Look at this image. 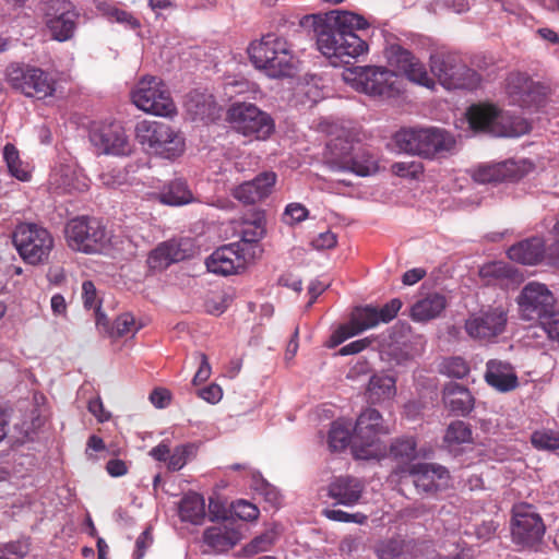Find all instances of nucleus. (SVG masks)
Segmentation results:
<instances>
[{"label": "nucleus", "mask_w": 559, "mask_h": 559, "mask_svg": "<svg viewBox=\"0 0 559 559\" xmlns=\"http://www.w3.org/2000/svg\"><path fill=\"white\" fill-rule=\"evenodd\" d=\"M362 490L364 484L359 479L341 476L329 485V497L338 504L353 507L359 501Z\"/></svg>", "instance_id": "obj_30"}, {"label": "nucleus", "mask_w": 559, "mask_h": 559, "mask_svg": "<svg viewBox=\"0 0 559 559\" xmlns=\"http://www.w3.org/2000/svg\"><path fill=\"white\" fill-rule=\"evenodd\" d=\"M508 308L488 306L472 313L465 321V331L474 340L489 342L506 331Z\"/></svg>", "instance_id": "obj_14"}, {"label": "nucleus", "mask_w": 559, "mask_h": 559, "mask_svg": "<svg viewBox=\"0 0 559 559\" xmlns=\"http://www.w3.org/2000/svg\"><path fill=\"white\" fill-rule=\"evenodd\" d=\"M440 370L449 377L461 379L468 373L469 368L463 358L450 357L441 362Z\"/></svg>", "instance_id": "obj_52"}, {"label": "nucleus", "mask_w": 559, "mask_h": 559, "mask_svg": "<svg viewBox=\"0 0 559 559\" xmlns=\"http://www.w3.org/2000/svg\"><path fill=\"white\" fill-rule=\"evenodd\" d=\"M78 13L68 0H50L45 5V23L53 39H70L76 27Z\"/></svg>", "instance_id": "obj_20"}, {"label": "nucleus", "mask_w": 559, "mask_h": 559, "mask_svg": "<svg viewBox=\"0 0 559 559\" xmlns=\"http://www.w3.org/2000/svg\"><path fill=\"white\" fill-rule=\"evenodd\" d=\"M512 540L522 548H533L543 538L545 526L532 506L521 504L513 509Z\"/></svg>", "instance_id": "obj_19"}, {"label": "nucleus", "mask_w": 559, "mask_h": 559, "mask_svg": "<svg viewBox=\"0 0 559 559\" xmlns=\"http://www.w3.org/2000/svg\"><path fill=\"white\" fill-rule=\"evenodd\" d=\"M443 402L447 408L457 415H466L474 405L471 392L464 386L452 383L443 392Z\"/></svg>", "instance_id": "obj_35"}, {"label": "nucleus", "mask_w": 559, "mask_h": 559, "mask_svg": "<svg viewBox=\"0 0 559 559\" xmlns=\"http://www.w3.org/2000/svg\"><path fill=\"white\" fill-rule=\"evenodd\" d=\"M235 516L243 521H254L259 516V509L253 503L246 500H238L231 504Z\"/></svg>", "instance_id": "obj_53"}, {"label": "nucleus", "mask_w": 559, "mask_h": 559, "mask_svg": "<svg viewBox=\"0 0 559 559\" xmlns=\"http://www.w3.org/2000/svg\"><path fill=\"white\" fill-rule=\"evenodd\" d=\"M318 49L326 58H335L340 62L348 63L367 50V44L355 33L319 32L317 38Z\"/></svg>", "instance_id": "obj_15"}, {"label": "nucleus", "mask_w": 559, "mask_h": 559, "mask_svg": "<svg viewBox=\"0 0 559 559\" xmlns=\"http://www.w3.org/2000/svg\"><path fill=\"white\" fill-rule=\"evenodd\" d=\"M254 259V248L234 242L216 249L206 259V267L211 273L227 276L241 272Z\"/></svg>", "instance_id": "obj_17"}, {"label": "nucleus", "mask_w": 559, "mask_h": 559, "mask_svg": "<svg viewBox=\"0 0 559 559\" xmlns=\"http://www.w3.org/2000/svg\"><path fill=\"white\" fill-rule=\"evenodd\" d=\"M504 91L509 104L521 108L538 106L544 97L542 86L521 72H512L508 75Z\"/></svg>", "instance_id": "obj_22"}, {"label": "nucleus", "mask_w": 559, "mask_h": 559, "mask_svg": "<svg viewBox=\"0 0 559 559\" xmlns=\"http://www.w3.org/2000/svg\"><path fill=\"white\" fill-rule=\"evenodd\" d=\"M90 141L97 154L126 157L134 151L130 136L118 121L94 124L90 131Z\"/></svg>", "instance_id": "obj_12"}, {"label": "nucleus", "mask_w": 559, "mask_h": 559, "mask_svg": "<svg viewBox=\"0 0 559 559\" xmlns=\"http://www.w3.org/2000/svg\"><path fill=\"white\" fill-rule=\"evenodd\" d=\"M49 187L57 193H81L87 190L88 183L74 164H59L50 174Z\"/></svg>", "instance_id": "obj_26"}, {"label": "nucleus", "mask_w": 559, "mask_h": 559, "mask_svg": "<svg viewBox=\"0 0 559 559\" xmlns=\"http://www.w3.org/2000/svg\"><path fill=\"white\" fill-rule=\"evenodd\" d=\"M396 143L406 153L435 158L452 153L456 146V139L444 129L429 127L402 130L396 134Z\"/></svg>", "instance_id": "obj_4"}, {"label": "nucleus", "mask_w": 559, "mask_h": 559, "mask_svg": "<svg viewBox=\"0 0 559 559\" xmlns=\"http://www.w3.org/2000/svg\"><path fill=\"white\" fill-rule=\"evenodd\" d=\"M13 243L21 258L33 265L48 261L55 241L51 234L35 223H21L13 234Z\"/></svg>", "instance_id": "obj_9"}, {"label": "nucleus", "mask_w": 559, "mask_h": 559, "mask_svg": "<svg viewBox=\"0 0 559 559\" xmlns=\"http://www.w3.org/2000/svg\"><path fill=\"white\" fill-rule=\"evenodd\" d=\"M346 84L370 96L394 97L401 91L395 72L383 67H354L343 72Z\"/></svg>", "instance_id": "obj_6"}, {"label": "nucleus", "mask_w": 559, "mask_h": 559, "mask_svg": "<svg viewBox=\"0 0 559 559\" xmlns=\"http://www.w3.org/2000/svg\"><path fill=\"white\" fill-rule=\"evenodd\" d=\"M352 437L350 424L342 419L335 420L329 432V445L333 451L344 450L352 444Z\"/></svg>", "instance_id": "obj_44"}, {"label": "nucleus", "mask_w": 559, "mask_h": 559, "mask_svg": "<svg viewBox=\"0 0 559 559\" xmlns=\"http://www.w3.org/2000/svg\"><path fill=\"white\" fill-rule=\"evenodd\" d=\"M277 535L278 531L276 526L265 531L243 547V554L246 556H252L261 551H266L275 542Z\"/></svg>", "instance_id": "obj_48"}, {"label": "nucleus", "mask_w": 559, "mask_h": 559, "mask_svg": "<svg viewBox=\"0 0 559 559\" xmlns=\"http://www.w3.org/2000/svg\"><path fill=\"white\" fill-rule=\"evenodd\" d=\"M228 120L237 132L258 140L266 139L274 130L272 118L249 103L234 104L228 110Z\"/></svg>", "instance_id": "obj_13"}, {"label": "nucleus", "mask_w": 559, "mask_h": 559, "mask_svg": "<svg viewBox=\"0 0 559 559\" xmlns=\"http://www.w3.org/2000/svg\"><path fill=\"white\" fill-rule=\"evenodd\" d=\"M447 307V299L440 294H430L416 301L411 309V317L416 322H426L438 318Z\"/></svg>", "instance_id": "obj_33"}, {"label": "nucleus", "mask_w": 559, "mask_h": 559, "mask_svg": "<svg viewBox=\"0 0 559 559\" xmlns=\"http://www.w3.org/2000/svg\"><path fill=\"white\" fill-rule=\"evenodd\" d=\"M444 441L450 447L469 443L472 442V431L464 421L456 420L448 427Z\"/></svg>", "instance_id": "obj_47"}, {"label": "nucleus", "mask_w": 559, "mask_h": 559, "mask_svg": "<svg viewBox=\"0 0 559 559\" xmlns=\"http://www.w3.org/2000/svg\"><path fill=\"white\" fill-rule=\"evenodd\" d=\"M469 126L474 130H484L496 136L516 138L527 133L530 123L509 111L499 110L490 104L473 105L467 110Z\"/></svg>", "instance_id": "obj_5"}, {"label": "nucleus", "mask_w": 559, "mask_h": 559, "mask_svg": "<svg viewBox=\"0 0 559 559\" xmlns=\"http://www.w3.org/2000/svg\"><path fill=\"white\" fill-rule=\"evenodd\" d=\"M105 14L110 21L117 22L130 29H138L141 26L139 19H136L131 12L117 7H108Z\"/></svg>", "instance_id": "obj_51"}, {"label": "nucleus", "mask_w": 559, "mask_h": 559, "mask_svg": "<svg viewBox=\"0 0 559 559\" xmlns=\"http://www.w3.org/2000/svg\"><path fill=\"white\" fill-rule=\"evenodd\" d=\"M385 56L389 64L395 67L401 72H404L407 68H409L415 58L414 55H412L408 50L404 49L400 45H391L386 49Z\"/></svg>", "instance_id": "obj_46"}, {"label": "nucleus", "mask_w": 559, "mask_h": 559, "mask_svg": "<svg viewBox=\"0 0 559 559\" xmlns=\"http://www.w3.org/2000/svg\"><path fill=\"white\" fill-rule=\"evenodd\" d=\"M136 141L148 152L165 158H175L185 151V140L181 134L170 126L142 120L135 126Z\"/></svg>", "instance_id": "obj_7"}, {"label": "nucleus", "mask_w": 559, "mask_h": 559, "mask_svg": "<svg viewBox=\"0 0 559 559\" xmlns=\"http://www.w3.org/2000/svg\"><path fill=\"white\" fill-rule=\"evenodd\" d=\"M391 432L379 411L366 408L358 416L353 429L352 450L357 460L380 461L385 457L388 448L381 440Z\"/></svg>", "instance_id": "obj_2"}, {"label": "nucleus", "mask_w": 559, "mask_h": 559, "mask_svg": "<svg viewBox=\"0 0 559 559\" xmlns=\"http://www.w3.org/2000/svg\"><path fill=\"white\" fill-rule=\"evenodd\" d=\"M486 367V382L497 391L508 392L518 386V377L510 364L492 359Z\"/></svg>", "instance_id": "obj_32"}, {"label": "nucleus", "mask_w": 559, "mask_h": 559, "mask_svg": "<svg viewBox=\"0 0 559 559\" xmlns=\"http://www.w3.org/2000/svg\"><path fill=\"white\" fill-rule=\"evenodd\" d=\"M408 80L426 87L433 86V80L429 76L425 66L415 57L412 66L403 72Z\"/></svg>", "instance_id": "obj_50"}, {"label": "nucleus", "mask_w": 559, "mask_h": 559, "mask_svg": "<svg viewBox=\"0 0 559 559\" xmlns=\"http://www.w3.org/2000/svg\"><path fill=\"white\" fill-rule=\"evenodd\" d=\"M195 247L190 238L173 239L159 243L147 257V265L152 270H164L173 263L192 257Z\"/></svg>", "instance_id": "obj_23"}, {"label": "nucleus", "mask_w": 559, "mask_h": 559, "mask_svg": "<svg viewBox=\"0 0 559 559\" xmlns=\"http://www.w3.org/2000/svg\"><path fill=\"white\" fill-rule=\"evenodd\" d=\"M199 396L207 403L216 404L223 397V389L216 383H211L199 391Z\"/></svg>", "instance_id": "obj_64"}, {"label": "nucleus", "mask_w": 559, "mask_h": 559, "mask_svg": "<svg viewBox=\"0 0 559 559\" xmlns=\"http://www.w3.org/2000/svg\"><path fill=\"white\" fill-rule=\"evenodd\" d=\"M82 300L86 309L96 310L99 307V299L95 285L91 281H85L82 284Z\"/></svg>", "instance_id": "obj_57"}, {"label": "nucleus", "mask_w": 559, "mask_h": 559, "mask_svg": "<svg viewBox=\"0 0 559 559\" xmlns=\"http://www.w3.org/2000/svg\"><path fill=\"white\" fill-rule=\"evenodd\" d=\"M64 235L72 250L87 254L102 253L109 246V235L103 223L88 215L69 221Z\"/></svg>", "instance_id": "obj_8"}, {"label": "nucleus", "mask_w": 559, "mask_h": 559, "mask_svg": "<svg viewBox=\"0 0 559 559\" xmlns=\"http://www.w3.org/2000/svg\"><path fill=\"white\" fill-rule=\"evenodd\" d=\"M248 53L253 66L270 78L290 76L297 67L290 44L275 34H266L260 40L252 41Z\"/></svg>", "instance_id": "obj_1"}, {"label": "nucleus", "mask_w": 559, "mask_h": 559, "mask_svg": "<svg viewBox=\"0 0 559 559\" xmlns=\"http://www.w3.org/2000/svg\"><path fill=\"white\" fill-rule=\"evenodd\" d=\"M407 475L414 478L417 490L427 493L447 488L450 478L447 468L427 463H417Z\"/></svg>", "instance_id": "obj_25"}, {"label": "nucleus", "mask_w": 559, "mask_h": 559, "mask_svg": "<svg viewBox=\"0 0 559 559\" xmlns=\"http://www.w3.org/2000/svg\"><path fill=\"white\" fill-rule=\"evenodd\" d=\"M516 302L524 320L542 323L555 310L556 299L545 284L531 282L522 288Z\"/></svg>", "instance_id": "obj_16"}, {"label": "nucleus", "mask_w": 559, "mask_h": 559, "mask_svg": "<svg viewBox=\"0 0 559 559\" xmlns=\"http://www.w3.org/2000/svg\"><path fill=\"white\" fill-rule=\"evenodd\" d=\"M392 171L399 177L417 178L423 174L424 168L417 162H399L392 165Z\"/></svg>", "instance_id": "obj_54"}, {"label": "nucleus", "mask_w": 559, "mask_h": 559, "mask_svg": "<svg viewBox=\"0 0 559 559\" xmlns=\"http://www.w3.org/2000/svg\"><path fill=\"white\" fill-rule=\"evenodd\" d=\"M154 197L166 206H182L193 201L191 191L182 180L173 181L162 193Z\"/></svg>", "instance_id": "obj_40"}, {"label": "nucleus", "mask_w": 559, "mask_h": 559, "mask_svg": "<svg viewBox=\"0 0 559 559\" xmlns=\"http://www.w3.org/2000/svg\"><path fill=\"white\" fill-rule=\"evenodd\" d=\"M324 158L333 171H350L364 177L378 170V164L373 156L355 152L354 135L344 129L334 134L326 143Z\"/></svg>", "instance_id": "obj_3"}, {"label": "nucleus", "mask_w": 559, "mask_h": 559, "mask_svg": "<svg viewBox=\"0 0 559 559\" xmlns=\"http://www.w3.org/2000/svg\"><path fill=\"white\" fill-rule=\"evenodd\" d=\"M179 515L182 521L200 524L205 518V501L195 492L186 495L179 506Z\"/></svg>", "instance_id": "obj_39"}, {"label": "nucleus", "mask_w": 559, "mask_h": 559, "mask_svg": "<svg viewBox=\"0 0 559 559\" xmlns=\"http://www.w3.org/2000/svg\"><path fill=\"white\" fill-rule=\"evenodd\" d=\"M242 526L225 521L207 527L203 533L204 544L216 554H224L233 549L242 538Z\"/></svg>", "instance_id": "obj_24"}, {"label": "nucleus", "mask_w": 559, "mask_h": 559, "mask_svg": "<svg viewBox=\"0 0 559 559\" xmlns=\"http://www.w3.org/2000/svg\"><path fill=\"white\" fill-rule=\"evenodd\" d=\"M395 379L392 376L373 374L368 384L367 395L371 403H380L391 400L396 394Z\"/></svg>", "instance_id": "obj_36"}, {"label": "nucleus", "mask_w": 559, "mask_h": 559, "mask_svg": "<svg viewBox=\"0 0 559 559\" xmlns=\"http://www.w3.org/2000/svg\"><path fill=\"white\" fill-rule=\"evenodd\" d=\"M136 330L133 316L131 313H123L116 319L110 335L123 336Z\"/></svg>", "instance_id": "obj_56"}, {"label": "nucleus", "mask_w": 559, "mask_h": 559, "mask_svg": "<svg viewBox=\"0 0 559 559\" xmlns=\"http://www.w3.org/2000/svg\"><path fill=\"white\" fill-rule=\"evenodd\" d=\"M3 157L7 163L9 173L21 181L31 179V167L27 163L20 158L16 147L8 143L3 148Z\"/></svg>", "instance_id": "obj_42"}, {"label": "nucleus", "mask_w": 559, "mask_h": 559, "mask_svg": "<svg viewBox=\"0 0 559 559\" xmlns=\"http://www.w3.org/2000/svg\"><path fill=\"white\" fill-rule=\"evenodd\" d=\"M349 323L357 334L374 328L380 323L378 310L372 307L356 308L352 313Z\"/></svg>", "instance_id": "obj_43"}, {"label": "nucleus", "mask_w": 559, "mask_h": 559, "mask_svg": "<svg viewBox=\"0 0 559 559\" xmlns=\"http://www.w3.org/2000/svg\"><path fill=\"white\" fill-rule=\"evenodd\" d=\"M544 254V242L540 238L534 237L521 241L508 250V257L522 264H536Z\"/></svg>", "instance_id": "obj_34"}, {"label": "nucleus", "mask_w": 559, "mask_h": 559, "mask_svg": "<svg viewBox=\"0 0 559 559\" xmlns=\"http://www.w3.org/2000/svg\"><path fill=\"white\" fill-rule=\"evenodd\" d=\"M9 81L15 90L27 97L43 99L56 91V81L47 72L35 67H12Z\"/></svg>", "instance_id": "obj_18"}, {"label": "nucleus", "mask_w": 559, "mask_h": 559, "mask_svg": "<svg viewBox=\"0 0 559 559\" xmlns=\"http://www.w3.org/2000/svg\"><path fill=\"white\" fill-rule=\"evenodd\" d=\"M324 514L328 519L337 522L364 524L367 521V516L362 513H348L342 510L326 509Z\"/></svg>", "instance_id": "obj_55"}, {"label": "nucleus", "mask_w": 559, "mask_h": 559, "mask_svg": "<svg viewBox=\"0 0 559 559\" xmlns=\"http://www.w3.org/2000/svg\"><path fill=\"white\" fill-rule=\"evenodd\" d=\"M390 454L396 463L394 473L403 478L417 464L415 463L418 457L416 441L413 438L396 439L391 444Z\"/></svg>", "instance_id": "obj_31"}, {"label": "nucleus", "mask_w": 559, "mask_h": 559, "mask_svg": "<svg viewBox=\"0 0 559 559\" xmlns=\"http://www.w3.org/2000/svg\"><path fill=\"white\" fill-rule=\"evenodd\" d=\"M430 69L440 84L448 90L474 88L480 82V75L454 52L431 56Z\"/></svg>", "instance_id": "obj_10"}, {"label": "nucleus", "mask_w": 559, "mask_h": 559, "mask_svg": "<svg viewBox=\"0 0 559 559\" xmlns=\"http://www.w3.org/2000/svg\"><path fill=\"white\" fill-rule=\"evenodd\" d=\"M235 233L240 237L238 243L243 247L254 248V257L259 251L255 245L265 233V221L262 212H246V215L238 222Z\"/></svg>", "instance_id": "obj_29"}, {"label": "nucleus", "mask_w": 559, "mask_h": 559, "mask_svg": "<svg viewBox=\"0 0 559 559\" xmlns=\"http://www.w3.org/2000/svg\"><path fill=\"white\" fill-rule=\"evenodd\" d=\"M532 443L539 450L559 449V431L551 429H542L535 431L531 437Z\"/></svg>", "instance_id": "obj_49"}, {"label": "nucleus", "mask_w": 559, "mask_h": 559, "mask_svg": "<svg viewBox=\"0 0 559 559\" xmlns=\"http://www.w3.org/2000/svg\"><path fill=\"white\" fill-rule=\"evenodd\" d=\"M26 551V545L21 542L1 545L0 559H22Z\"/></svg>", "instance_id": "obj_58"}, {"label": "nucleus", "mask_w": 559, "mask_h": 559, "mask_svg": "<svg viewBox=\"0 0 559 559\" xmlns=\"http://www.w3.org/2000/svg\"><path fill=\"white\" fill-rule=\"evenodd\" d=\"M186 107L192 115L193 119H213L217 112L213 96L198 92L189 94L186 100Z\"/></svg>", "instance_id": "obj_38"}, {"label": "nucleus", "mask_w": 559, "mask_h": 559, "mask_svg": "<svg viewBox=\"0 0 559 559\" xmlns=\"http://www.w3.org/2000/svg\"><path fill=\"white\" fill-rule=\"evenodd\" d=\"M337 243L336 235L331 231L319 234L312 241L311 247L314 250L323 251L334 248Z\"/></svg>", "instance_id": "obj_60"}, {"label": "nucleus", "mask_w": 559, "mask_h": 559, "mask_svg": "<svg viewBox=\"0 0 559 559\" xmlns=\"http://www.w3.org/2000/svg\"><path fill=\"white\" fill-rule=\"evenodd\" d=\"M198 445L193 442L176 445L173 450L166 442H162L150 451V455L159 462H165L169 471L183 468L188 462L195 457Z\"/></svg>", "instance_id": "obj_27"}, {"label": "nucleus", "mask_w": 559, "mask_h": 559, "mask_svg": "<svg viewBox=\"0 0 559 559\" xmlns=\"http://www.w3.org/2000/svg\"><path fill=\"white\" fill-rule=\"evenodd\" d=\"M133 104L141 110L162 117L176 115V105L165 84L155 76H145L131 93Z\"/></svg>", "instance_id": "obj_11"}, {"label": "nucleus", "mask_w": 559, "mask_h": 559, "mask_svg": "<svg viewBox=\"0 0 559 559\" xmlns=\"http://www.w3.org/2000/svg\"><path fill=\"white\" fill-rule=\"evenodd\" d=\"M197 356L200 359V366L193 378V384L195 385L205 382L212 374V367L206 355L198 353Z\"/></svg>", "instance_id": "obj_62"}, {"label": "nucleus", "mask_w": 559, "mask_h": 559, "mask_svg": "<svg viewBox=\"0 0 559 559\" xmlns=\"http://www.w3.org/2000/svg\"><path fill=\"white\" fill-rule=\"evenodd\" d=\"M540 324L548 337L559 343V313L554 310Z\"/></svg>", "instance_id": "obj_61"}, {"label": "nucleus", "mask_w": 559, "mask_h": 559, "mask_svg": "<svg viewBox=\"0 0 559 559\" xmlns=\"http://www.w3.org/2000/svg\"><path fill=\"white\" fill-rule=\"evenodd\" d=\"M103 186L108 188H116L126 181V175L120 170H108L99 176Z\"/></svg>", "instance_id": "obj_63"}, {"label": "nucleus", "mask_w": 559, "mask_h": 559, "mask_svg": "<svg viewBox=\"0 0 559 559\" xmlns=\"http://www.w3.org/2000/svg\"><path fill=\"white\" fill-rule=\"evenodd\" d=\"M533 169L526 159H508L496 164L479 165L472 171V178L479 183L520 180Z\"/></svg>", "instance_id": "obj_21"}, {"label": "nucleus", "mask_w": 559, "mask_h": 559, "mask_svg": "<svg viewBox=\"0 0 559 559\" xmlns=\"http://www.w3.org/2000/svg\"><path fill=\"white\" fill-rule=\"evenodd\" d=\"M479 276L486 285H491L503 283L507 280H513L515 277V271L504 262H490L480 267Z\"/></svg>", "instance_id": "obj_41"}, {"label": "nucleus", "mask_w": 559, "mask_h": 559, "mask_svg": "<svg viewBox=\"0 0 559 559\" xmlns=\"http://www.w3.org/2000/svg\"><path fill=\"white\" fill-rule=\"evenodd\" d=\"M276 181V174L265 171L253 180L247 181L234 189L233 195L243 205H251L266 198Z\"/></svg>", "instance_id": "obj_28"}, {"label": "nucleus", "mask_w": 559, "mask_h": 559, "mask_svg": "<svg viewBox=\"0 0 559 559\" xmlns=\"http://www.w3.org/2000/svg\"><path fill=\"white\" fill-rule=\"evenodd\" d=\"M412 548V543H406L401 539H390L378 546L377 554L379 559H399L405 551Z\"/></svg>", "instance_id": "obj_45"}, {"label": "nucleus", "mask_w": 559, "mask_h": 559, "mask_svg": "<svg viewBox=\"0 0 559 559\" xmlns=\"http://www.w3.org/2000/svg\"><path fill=\"white\" fill-rule=\"evenodd\" d=\"M330 20L333 24L322 27L319 32H340L354 33L355 29H365L368 26L367 21L355 13L348 11H333Z\"/></svg>", "instance_id": "obj_37"}, {"label": "nucleus", "mask_w": 559, "mask_h": 559, "mask_svg": "<svg viewBox=\"0 0 559 559\" xmlns=\"http://www.w3.org/2000/svg\"><path fill=\"white\" fill-rule=\"evenodd\" d=\"M357 335L356 332H354V328L348 322L346 324L340 325L330 336L328 346L329 347H335L343 342H345L347 338L353 337Z\"/></svg>", "instance_id": "obj_59"}]
</instances>
